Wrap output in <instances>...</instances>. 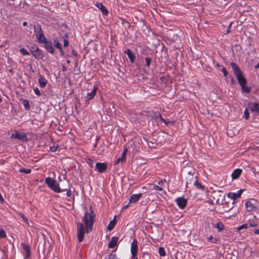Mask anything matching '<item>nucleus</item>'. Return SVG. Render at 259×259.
Here are the masks:
<instances>
[{
    "mask_svg": "<svg viewBox=\"0 0 259 259\" xmlns=\"http://www.w3.org/2000/svg\"><path fill=\"white\" fill-rule=\"evenodd\" d=\"M242 172V170L240 168L235 169L232 173L231 177L232 179H238Z\"/></svg>",
    "mask_w": 259,
    "mask_h": 259,
    "instance_id": "6ab92c4d",
    "label": "nucleus"
},
{
    "mask_svg": "<svg viewBox=\"0 0 259 259\" xmlns=\"http://www.w3.org/2000/svg\"><path fill=\"white\" fill-rule=\"evenodd\" d=\"M142 193L132 194L131 196L130 199H129V202L133 203L137 202L142 197Z\"/></svg>",
    "mask_w": 259,
    "mask_h": 259,
    "instance_id": "4468645a",
    "label": "nucleus"
},
{
    "mask_svg": "<svg viewBox=\"0 0 259 259\" xmlns=\"http://www.w3.org/2000/svg\"><path fill=\"white\" fill-rule=\"evenodd\" d=\"M257 203L254 202H252L250 201H247L245 203L246 208L248 211H252L255 209Z\"/></svg>",
    "mask_w": 259,
    "mask_h": 259,
    "instance_id": "ddd939ff",
    "label": "nucleus"
},
{
    "mask_svg": "<svg viewBox=\"0 0 259 259\" xmlns=\"http://www.w3.org/2000/svg\"><path fill=\"white\" fill-rule=\"evenodd\" d=\"M66 62H67L68 64H70V62H71V61H70V60H67V61H66Z\"/></svg>",
    "mask_w": 259,
    "mask_h": 259,
    "instance_id": "bf43d9fd",
    "label": "nucleus"
},
{
    "mask_svg": "<svg viewBox=\"0 0 259 259\" xmlns=\"http://www.w3.org/2000/svg\"><path fill=\"white\" fill-rule=\"evenodd\" d=\"M97 89L98 87L94 86L93 90L91 92L87 94V96L85 97L87 100H91L94 97L97 93Z\"/></svg>",
    "mask_w": 259,
    "mask_h": 259,
    "instance_id": "a211bd4d",
    "label": "nucleus"
},
{
    "mask_svg": "<svg viewBox=\"0 0 259 259\" xmlns=\"http://www.w3.org/2000/svg\"><path fill=\"white\" fill-rule=\"evenodd\" d=\"M250 226L251 227H254L255 226V225L250 224Z\"/></svg>",
    "mask_w": 259,
    "mask_h": 259,
    "instance_id": "680f3d73",
    "label": "nucleus"
},
{
    "mask_svg": "<svg viewBox=\"0 0 259 259\" xmlns=\"http://www.w3.org/2000/svg\"><path fill=\"white\" fill-rule=\"evenodd\" d=\"M96 214L93 211L92 206H91L89 209V212L87 211L82 220L86 227V232H90L93 228V224L95 222Z\"/></svg>",
    "mask_w": 259,
    "mask_h": 259,
    "instance_id": "f257e3e1",
    "label": "nucleus"
},
{
    "mask_svg": "<svg viewBox=\"0 0 259 259\" xmlns=\"http://www.w3.org/2000/svg\"><path fill=\"white\" fill-rule=\"evenodd\" d=\"M176 201L179 208L181 209H184L187 205V200L183 197L177 198Z\"/></svg>",
    "mask_w": 259,
    "mask_h": 259,
    "instance_id": "9b49d317",
    "label": "nucleus"
},
{
    "mask_svg": "<svg viewBox=\"0 0 259 259\" xmlns=\"http://www.w3.org/2000/svg\"><path fill=\"white\" fill-rule=\"evenodd\" d=\"M10 138L11 139H17L24 142L28 141L27 136L26 134L22 133L17 131H15L14 133L12 134Z\"/></svg>",
    "mask_w": 259,
    "mask_h": 259,
    "instance_id": "0eeeda50",
    "label": "nucleus"
},
{
    "mask_svg": "<svg viewBox=\"0 0 259 259\" xmlns=\"http://www.w3.org/2000/svg\"><path fill=\"white\" fill-rule=\"evenodd\" d=\"M33 91L35 93V94L37 96H40L41 95V94H40V92L39 91V90H38V89L37 88H35L33 89Z\"/></svg>",
    "mask_w": 259,
    "mask_h": 259,
    "instance_id": "c03bdc74",
    "label": "nucleus"
},
{
    "mask_svg": "<svg viewBox=\"0 0 259 259\" xmlns=\"http://www.w3.org/2000/svg\"><path fill=\"white\" fill-rule=\"evenodd\" d=\"M124 53L127 55L130 61L132 63L134 62L136 57L134 54H133L130 49H127L125 50Z\"/></svg>",
    "mask_w": 259,
    "mask_h": 259,
    "instance_id": "412c9836",
    "label": "nucleus"
},
{
    "mask_svg": "<svg viewBox=\"0 0 259 259\" xmlns=\"http://www.w3.org/2000/svg\"><path fill=\"white\" fill-rule=\"evenodd\" d=\"M158 184L159 185L161 186L162 184H163V182L162 181H160L158 182Z\"/></svg>",
    "mask_w": 259,
    "mask_h": 259,
    "instance_id": "864d4df0",
    "label": "nucleus"
},
{
    "mask_svg": "<svg viewBox=\"0 0 259 259\" xmlns=\"http://www.w3.org/2000/svg\"><path fill=\"white\" fill-rule=\"evenodd\" d=\"M62 70L63 71H65L66 70V68L64 66H62Z\"/></svg>",
    "mask_w": 259,
    "mask_h": 259,
    "instance_id": "6e6d98bb",
    "label": "nucleus"
},
{
    "mask_svg": "<svg viewBox=\"0 0 259 259\" xmlns=\"http://www.w3.org/2000/svg\"><path fill=\"white\" fill-rule=\"evenodd\" d=\"M63 40V46L64 47H67L69 45L68 41V35L65 33L62 37Z\"/></svg>",
    "mask_w": 259,
    "mask_h": 259,
    "instance_id": "a878e982",
    "label": "nucleus"
},
{
    "mask_svg": "<svg viewBox=\"0 0 259 259\" xmlns=\"http://www.w3.org/2000/svg\"><path fill=\"white\" fill-rule=\"evenodd\" d=\"M242 88V91L245 93H249L251 91V89L250 87H248L246 85H241Z\"/></svg>",
    "mask_w": 259,
    "mask_h": 259,
    "instance_id": "7c9ffc66",
    "label": "nucleus"
},
{
    "mask_svg": "<svg viewBox=\"0 0 259 259\" xmlns=\"http://www.w3.org/2000/svg\"><path fill=\"white\" fill-rule=\"evenodd\" d=\"M158 253L161 256H164L166 253L164 248L162 247H159Z\"/></svg>",
    "mask_w": 259,
    "mask_h": 259,
    "instance_id": "2f4dec72",
    "label": "nucleus"
},
{
    "mask_svg": "<svg viewBox=\"0 0 259 259\" xmlns=\"http://www.w3.org/2000/svg\"><path fill=\"white\" fill-rule=\"evenodd\" d=\"M108 259H120L119 258L116 254L110 253Z\"/></svg>",
    "mask_w": 259,
    "mask_h": 259,
    "instance_id": "79ce46f5",
    "label": "nucleus"
},
{
    "mask_svg": "<svg viewBox=\"0 0 259 259\" xmlns=\"http://www.w3.org/2000/svg\"><path fill=\"white\" fill-rule=\"evenodd\" d=\"M21 245L25 253V257L28 258L30 256V249L29 246L25 243H22Z\"/></svg>",
    "mask_w": 259,
    "mask_h": 259,
    "instance_id": "f3484780",
    "label": "nucleus"
},
{
    "mask_svg": "<svg viewBox=\"0 0 259 259\" xmlns=\"http://www.w3.org/2000/svg\"><path fill=\"white\" fill-rule=\"evenodd\" d=\"M150 143H150V145H152V144H153V142H150Z\"/></svg>",
    "mask_w": 259,
    "mask_h": 259,
    "instance_id": "0e129e2a",
    "label": "nucleus"
},
{
    "mask_svg": "<svg viewBox=\"0 0 259 259\" xmlns=\"http://www.w3.org/2000/svg\"><path fill=\"white\" fill-rule=\"evenodd\" d=\"M215 67H220V65L218 63H217L215 65Z\"/></svg>",
    "mask_w": 259,
    "mask_h": 259,
    "instance_id": "4d7b16f0",
    "label": "nucleus"
},
{
    "mask_svg": "<svg viewBox=\"0 0 259 259\" xmlns=\"http://www.w3.org/2000/svg\"><path fill=\"white\" fill-rule=\"evenodd\" d=\"M158 117L159 118V119L161 122L164 123L166 125H168L169 124V123L170 122V121H166L164 118H162V117L161 116V115L160 114H158Z\"/></svg>",
    "mask_w": 259,
    "mask_h": 259,
    "instance_id": "58836bf2",
    "label": "nucleus"
},
{
    "mask_svg": "<svg viewBox=\"0 0 259 259\" xmlns=\"http://www.w3.org/2000/svg\"><path fill=\"white\" fill-rule=\"evenodd\" d=\"M71 53H72V55L73 56H75L76 57L77 56V52L74 50H72V51H71Z\"/></svg>",
    "mask_w": 259,
    "mask_h": 259,
    "instance_id": "3c124183",
    "label": "nucleus"
},
{
    "mask_svg": "<svg viewBox=\"0 0 259 259\" xmlns=\"http://www.w3.org/2000/svg\"><path fill=\"white\" fill-rule=\"evenodd\" d=\"M44 44V47L46 50L51 54L54 53L55 49L52 44V42L47 39L41 42Z\"/></svg>",
    "mask_w": 259,
    "mask_h": 259,
    "instance_id": "1a4fd4ad",
    "label": "nucleus"
},
{
    "mask_svg": "<svg viewBox=\"0 0 259 259\" xmlns=\"http://www.w3.org/2000/svg\"><path fill=\"white\" fill-rule=\"evenodd\" d=\"M231 66L240 86L242 85H246V80L243 76L242 72L239 69L237 65L234 62H232Z\"/></svg>",
    "mask_w": 259,
    "mask_h": 259,
    "instance_id": "f03ea898",
    "label": "nucleus"
},
{
    "mask_svg": "<svg viewBox=\"0 0 259 259\" xmlns=\"http://www.w3.org/2000/svg\"><path fill=\"white\" fill-rule=\"evenodd\" d=\"M248 228V224H243L240 226H239L237 229L238 231H240L241 230L243 229H247Z\"/></svg>",
    "mask_w": 259,
    "mask_h": 259,
    "instance_id": "4c0bfd02",
    "label": "nucleus"
},
{
    "mask_svg": "<svg viewBox=\"0 0 259 259\" xmlns=\"http://www.w3.org/2000/svg\"><path fill=\"white\" fill-rule=\"evenodd\" d=\"M17 214L18 216H19L20 217H21L23 221L26 224H28V219L27 218L23 213H22L21 212H17Z\"/></svg>",
    "mask_w": 259,
    "mask_h": 259,
    "instance_id": "c756f323",
    "label": "nucleus"
},
{
    "mask_svg": "<svg viewBox=\"0 0 259 259\" xmlns=\"http://www.w3.org/2000/svg\"><path fill=\"white\" fill-rule=\"evenodd\" d=\"M131 252L132 253L131 258H138L137 256L138 253V242L136 239H134L131 243Z\"/></svg>",
    "mask_w": 259,
    "mask_h": 259,
    "instance_id": "6e6552de",
    "label": "nucleus"
},
{
    "mask_svg": "<svg viewBox=\"0 0 259 259\" xmlns=\"http://www.w3.org/2000/svg\"><path fill=\"white\" fill-rule=\"evenodd\" d=\"M45 183L47 185L48 187L56 193H60L62 192L60 188L59 185L57 183L56 181L53 179L48 177L45 179Z\"/></svg>",
    "mask_w": 259,
    "mask_h": 259,
    "instance_id": "7ed1b4c3",
    "label": "nucleus"
},
{
    "mask_svg": "<svg viewBox=\"0 0 259 259\" xmlns=\"http://www.w3.org/2000/svg\"><path fill=\"white\" fill-rule=\"evenodd\" d=\"M243 190L242 189L239 190L236 193L230 192L227 194V197L233 200L237 199L239 198L242 193Z\"/></svg>",
    "mask_w": 259,
    "mask_h": 259,
    "instance_id": "f8f14e48",
    "label": "nucleus"
},
{
    "mask_svg": "<svg viewBox=\"0 0 259 259\" xmlns=\"http://www.w3.org/2000/svg\"><path fill=\"white\" fill-rule=\"evenodd\" d=\"M128 206V204H127L126 205H125L124 207V208H127Z\"/></svg>",
    "mask_w": 259,
    "mask_h": 259,
    "instance_id": "052dcab7",
    "label": "nucleus"
},
{
    "mask_svg": "<svg viewBox=\"0 0 259 259\" xmlns=\"http://www.w3.org/2000/svg\"><path fill=\"white\" fill-rule=\"evenodd\" d=\"M19 171L20 172H24L25 174H30L31 171V170L29 168H21L19 169Z\"/></svg>",
    "mask_w": 259,
    "mask_h": 259,
    "instance_id": "72a5a7b5",
    "label": "nucleus"
},
{
    "mask_svg": "<svg viewBox=\"0 0 259 259\" xmlns=\"http://www.w3.org/2000/svg\"><path fill=\"white\" fill-rule=\"evenodd\" d=\"M118 238L117 237H112L108 244V247L110 248H114L117 244Z\"/></svg>",
    "mask_w": 259,
    "mask_h": 259,
    "instance_id": "4be33fe9",
    "label": "nucleus"
},
{
    "mask_svg": "<svg viewBox=\"0 0 259 259\" xmlns=\"http://www.w3.org/2000/svg\"><path fill=\"white\" fill-rule=\"evenodd\" d=\"M38 81L40 87L42 88H45L48 83V81L41 74H39Z\"/></svg>",
    "mask_w": 259,
    "mask_h": 259,
    "instance_id": "aec40b11",
    "label": "nucleus"
},
{
    "mask_svg": "<svg viewBox=\"0 0 259 259\" xmlns=\"http://www.w3.org/2000/svg\"><path fill=\"white\" fill-rule=\"evenodd\" d=\"M127 149H125L124 151H123L121 156L120 157H119L116 161L115 162V165L118 164L120 162H123V161H125L126 159V154L127 152Z\"/></svg>",
    "mask_w": 259,
    "mask_h": 259,
    "instance_id": "2eb2a0df",
    "label": "nucleus"
},
{
    "mask_svg": "<svg viewBox=\"0 0 259 259\" xmlns=\"http://www.w3.org/2000/svg\"><path fill=\"white\" fill-rule=\"evenodd\" d=\"M254 234H258L259 235V228L258 229H255L254 231Z\"/></svg>",
    "mask_w": 259,
    "mask_h": 259,
    "instance_id": "603ef678",
    "label": "nucleus"
},
{
    "mask_svg": "<svg viewBox=\"0 0 259 259\" xmlns=\"http://www.w3.org/2000/svg\"><path fill=\"white\" fill-rule=\"evenodd\" d=\"M22 24H23V26H26L27 25V22H24Z\"/></svg>",
    "mask_w": 259,
    "mask_h": 259,
    "instance_id": "5fc2aeb1",
    "label": "nucleus"
},
{
    "mask_svg": "<svg viewBox=\"0 0 259 259\" xmlns=\"http://www.w3.org/2000/svg\"><path fill=\"white\" fill-rule=\"evenodd\" d=\"M115 218L116 215L114 217V218L112 221H110V222H109L107 226V229L108 230V231H111L115 226L116 223V220Z\"/></svg>",
    "mask_w": 259,
    "mask_h": 259,
    "instance_id": "393cba45",
    "label": "nucleus"
},
{
    "mask_svg": "<svg viewBox=\"0 0 259 259\" xmlns=\"http://www.w3.org/2000/svg\"><path fill=\"white\" fill-rule=\"evenodd\" d=\"M59 50L61 56H63L64 55V51H63L62 47H61L60 49H58Z\"/></svg>",
    "mask_w": 259,
    "mask_h": 259,
    "instance_id": "8fccbe9b",
    "label": "nucleus"
},
{
    "mask_svg": "<svg viewBox=\"0 0 259 259\" xmlns=\"http://www.w3.org/2000/svg\"><path fill=\"white\" fill-rule=\"evenodd\" d=\"M215 227L218 229L219 232H221L224 229V225L222 222L217 223L215 225Z\"/></svg>",
    "mask_w": 259,
    "mask_h": 259,
    "instance_id": "cd10ccee",
    "label": "nucleus"
},
{
    "mask_svg": "<svg viewBox=\"0 0 259 259\" xmlns=\"http://www.w3.org/2000/svg\"><path fill=\"white\" fill-rule=\"evenodd\" d=\"M207 240L208 241H211L212 243H217V239L216 238H213L212 235L209 236L207 238Z\"/></svg>",
    "mask_w": 259,
    "mask_h": 259,
    "instance_id": "c9c22d12",
    "label": "nucleus"
},
{
    "mask_svg": "<svg viewBox=\"0 0 259 259\" xmlns=\"http://www.w3.org/2000/svg\"><path fill=\"white\" fill-rule=\"evenodd\" d=\"M107 166L105 163L97 162L96 164L95 170L100 173H103L107 170Z\"/></svg>",
    "mask_w": 259,
    "mask_h": 259,
    "instance_id": "9d476101",
    "label": "nucleus"
},
{
    "mask_svg": "<svg viewBox=\"0 0 259 259\" xmlns=\"http://www.w3.org/2000/svg\"><path fill=\"white\" fill-rule=\"evenodd\" d=\"M244 117L245 119H248L249 117V113L247 109H246L244 112Z\"/></svg>",
    "mask_w": 259,
    "mask_h": 259,
    "instance_id": "ea45409f",
    "label": "nucleus"
},
{
    "mask_svg": "<svg viewBox=\"0 0 259 259\" xmlns=\"http://www.w3.org/2000/svg\"><path fill=\"white\" fill-rule=\"evenodd\" d=\"M19 51L23 56L30 55V53L26 50H25L24 48L20 49Z\"/></svg>",
    "mask_w": 259,
    "mask_h": 259,
    "instance_id": "473e14b6",
    "label": "nucleus"
},
{
    "mask_svg": "<svg viewBox=\"0 0 259 259\" xmlns=\"http://www.w3.org/2000/svg\"><path fill=\"white\" fill-rule=\"evenodd\" d=\"M87 163L91 166H93V161L91 159H88L87 161Z\"/></svg>",
    "mask_w": 259,
    "mask_h": 259,
    "instance_id": "a18cd8bd",
    "label": "nucleus"
},
{
    "mask_svg": "<svg viewBox=\"0 0 259 259\" xmlns=\"http://www.w3.org/2000/svg\"><path fill=\"white\" fill-rule=\"evenodd\" d=\"M84 228L83 224L78 223L77 224V236L79 242H81L84 238Z\"/></svg>",
    "mask_w": 259,
    "mask_h": 259,
    "instance_id": "39448f33",
    "label": "nucleus"
},
{
    "mask_svg": "<svg viewBox=\"0 0 259 259\" xmlns=\"http://www.w3.org/2000/svg\"><path fill=\"white\" fill-rule=\"evenodd\" d=\"M30 52L36 59H41L44 57L41 50L39 49L38 47L34 46L32 47L30 49Z\"/></svg>",
    "mask_w": 259,
    "mask_h": 259,
    "instance_id": "423d86ee",
    "label": "nucleus"
},
{
    "mask_svg": "<svg viewBox=\"0 0 259 259\" xmlns=\"http://www.w3.org/2000/svg\"><path fill=\"white\" fill-rule=\"evenodd\" d=\"M194 185L195 187H197V188L203 190L204 189V187L201 185L200 183H199L196 179H195L193 181Z\"/></svg>",
    "mask_w": 259,
    "mask_h": 259,
    "instance_id": "bb28decb",
    "label": "nucleus"
},
{
    "mask_svg": "<svg viewBox=\"0 0 259 259\" xmlns=\"http://www.w3.org/2000/svg\"><path fill=\"white\" fill-rule=\"evenodd\" d=\"M150 143H150V145H152V144H153V142H150Z\"/></svg>",
    "mask_w": 259,
    "mask_h": 259,
    "instance_id": "69168bd1",
    "label": "nucleus"
},
{
    "mask_svg": "<svg viewBox=\"0 0 259 259\" xmlns=\"http://www.w3.org/2000/svg\"><path fill=\"white\" fill-rule=\"evenodd\" d=\"M250 110L252 112L259 113V104L257 103H251L249 104Z\"/></svg>",
    "mask_w": 259,
    "mask_h": 259,
    "instance_id": "5701e85b",
    "label": "nucleus"
},
{
    "mask_svg": "<svg viewBox=\"0 0 259 259\" xmlns=\"http://www.w3.org/2000/svg\"><path fill=\"white\" fill-rule=\"evenodd\" d=\"M34 31L35 34L37 42L39 44H41L42 41L47 39L44 34L41 27L39 24H36L34 26Z\"/></svg>",
    "mask_w": 259,
    "mask_h": 259,
    "instance_id": "20e7f679",
    "label": "nucleus"
},
{
    "mask_svg": "<svg viewBox=\"0 0 259 259\" xmlns=\"http://www.w3.org/2000/svg\"><path fill=\"white\" fill-rule=\"evenodd\" d=\"M188 176L186 178V186L187 187L189 184L192 183V181L194 180L193 172L191 171L188 172Z\"/></svg>",
    "mask_w": 259,
    "mask_h": 259,
    "instance_id": "b1692460",
    "label": "nucleus"
},
{
    "mask_svg": "<svg viewBox=\"0 0 259 259\" xmlns=\"http://www.w3.org/2000/svg\"><path fill=\"white\" fill-rule=\"evenodd\" d=\"M6 236V233L5 231L1 229L0 230V238H5Z\"/></svg>",
    "mask_w": 259,
    "mask_h": 259,
    "instance_id": "37998d69",
    "label": "nucleus"
},
{
    "mask_svg": "<svg viewBox=\"0 0 259 259\" xmlns=\"http://www.w3.org/2000/svg\"><path fill=\"white\" fill-rule=\"evenodd\" d=\"M55 47L57 49H60L62 46L57 38L54 39Z\"/></svg>",
    "mask_w": 259,
    "mask_h": 259,
    "instance_id": "f704fd0d",
    "label": "nucleus"
},
{
    "mask_svg": "<svg viewBox=\"0 0 259 259\" xmlns=\"http://www.w3.org/2000/svg\"><path fill=\"white\" fill-rule=\"evenodd\" d=\"M30 69L31 70H32V71L33 72H34V70L32 69V66H31V67H30Z\"/></svg>",
    "mask_w": 259,
    "mask_h": 259,
    "instance_id": "13d9d810",
    "label": "nucleus"
},
{
    "mask_svg": "<svg viewBox=\"0 0 259 259\" xmlns=\"http://www.w3.org/2000/svg\"><path fill=\"white\" fill-rule=\"evenodd\" d=\"M66 195L67 197H70L72 195L71 191L70 189H66Z\"/></svg>",
    "mask_w": 259,
    "mask_h": 259,
    "instance_id": "de8ad7c7",
    "label": "nucleus"
},
{
    "mask_svg": "<svg viewBox=\"0 0 259 259\" xmlns=\"http://www.w3.org/2000/svg\"><path fill=\"white\" fill-rule=\"evenodd\" d=\"M131 259H138V258H131Z\"/></svg>",
    "mask_w": 259,
    "mask_h": 259,
    "instance_id": "e2e57ef3",
    "label": "nucleus"
},
{
    "mask_svg": "<svg viewBox=\"0 0 259 259\" xmlns=\"http://www.w3.org/2000/svg\"><path fill=\"white\" fill-rule=\"evenodd\" d=\"M145 61H146V65L147 67H149L151 62V59L149 57H147L145 58Z\"/></svg>",
    "mask_w": 259,
    "mask_h": 259,
    "instance_id": "e433bc0d",
    "label": "nucleus"
},
{
    "mask_svg": "<svg viewBox=\"0 0 259 259\" xmlns=\"http://www.w3.org/2000/svg\"><path fill=\"white\" fill-rule=\"evenodd\" d=\"M95 5L102 12V13L103 14L106 15H107L108 14V10L102 3H101L100 2H97Z\"/></svg>",
    "mask_w": 259,
    "mask_h": 259,
    "instance_id": "dca6fc26",
    "label": "nucleus"
},
{
    "mask_svg": "<svg viewBox=\"0 0 259 259\" xmlns=\"http://www.w3.org/2000/svg\"><path fill=\"white\" fill-rule=\"evenodd\" d=\"M22 103L26 110H29L30 109V106L28 100L24 99L22 101Z\"/></svg>",
    "mask_w": 259,
    "mask_h": 259,
    "instance_id": "c85d7f7f",
    "label": "nucleus"
},
{
    "mask_svg": "<svg viewBox=\"0 0 259 259\" xmlns=\"http://www.w3.org/2000/svg\"><path fill=\"white\" fill-rule=\"evenodd\" d=\"M153 189L156 191H162V189L161 187L157 186V185H154L153 187Z\"/></svg>",
    "mask_w": 259,
    "mask_h": 259,
    "instance_id": "49530a36",
    "label": "nucleus"
},
{
    "mask_svg": "<svg viewBox=\"0 0 259 259\" xmlns=\"http://www.w3.org/2000/svg\"><path fill=\"white\" fill-rule=\"evenodd\" d=\"M222 71L223 72L224 76L225 77L227 76V75H228V72H227V70L225 69V68L222 67Z\"/></svg>",
    "mask_w": 259,
    "mask_h": 259,
    "instance_id": "09e8293b",
    "label": "nucleus"
},
{
    "mask_svg": "<svg viewBox=\"0 0 259 259\" xmlns=\"http://www.w3.org/2000/svg\"><path fill=\"white\" fill-rule=\"evenodd\" d=\"M58 146L55 145L54 144H53V146L50 147V150L52 152L56 151L58 149Z\"/></svg>",
    "mask_w": 259,
    "mask_h": 259,
    "instance_id": "a19ab883",
    "label": "nucleus"
}]
</instances>
